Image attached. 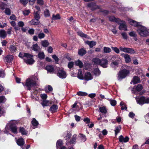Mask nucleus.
<instances>
[{"label": "nucleus", "mask_w": 149, "mask_h": 149, "mask_svg": "<svg viewBox=\"0 0 149 149\" xmlns=\"http://www.w3.org/2000/svg\"><path fill=\"white\" fill-rule=\"evenodd\" d=\"M17 123V121L14 120L9 121L6 125L4 132L7 134L11 130L14 134H17V129L16 125Z\"/></svg>", "instance_id": "nucleus-1"}, {"label": "nucleus", "mask_w": 149, "mask_h": 149, "mask_svg": "<svg viewBox=\"0 0 149 149\" xmlns=\"http://www.w3.org/2000/svg\"><path fill=\"white\" fill-rule=\"evenodd\" d=\"M38 80L37 77H31L27 79L25 83H22V84L25 88L28 90H30L32 88L38 85L36 80Z\"/></svg>", "instance_id": "nucleus-2"}, {"label": "nucleus", "mask_w": 149, "mask_h": 149, "mask_svg": "<svg viewBox=\"0 0 149 149\" xmlns=\"http://www.w3.org/2000/svg\"><path fill=\"white\" fill-rule=\"evenodd\" d=\"M19 56L23 58L24 61L28 64H32L35 62L33 58V56L29 53H25L23 54L20 52L19 54Z\"/></svg>", "instance_id": "nucleus-3"}, {"label": "nucleus", "mask_w": 149, "mask_h": 149, "mask_svg": "<svg viewBox=\"0 0 149 149\" xmlns=\"http://www.w3.org/2000/svg\"><path fill=\"white\" fill-rule=\"evenodd\" d=\"M137 32L141 36L146 37L148 35L149 29L147 30L146 28L143 26H140L137 30Z\"/></svg>", "instance_id": "nucleus-4"}, {"label": "nucleus", "mask_w": 149, "mask_h": 149, "mask_svg": "<svg viewBox=\"0 0 149 149\" xmlns=\"http://www.w3.org/2000/svg\"><path fill=\"white\" fill-rule=\"evenodd\" d=\"M129 73V71L126 69H123L120 70L118 74V79L119 81H121L128 75Z\"/></svg>", "instance_id": "nucleus-5"}, {"label": "nucleus", "mask_w": 149, "mask_h": 149, "mask_svg": "<svg viewBox=\"0 0 149 149\" xmlns=\"http://www.w3.org/2000/svg\"><path fill=\"white\" fill-rule=\"evenodd\" d=\"M137 103L141 105L144 104L149 103V98H146L144 97H136L135 98Z\"/></svg>", "instance_id": "nucleus-6"}, {"label": "nucleus", "mask_w": 149, "mask_h": 149, "mask_svg": "<svg viewBox=\"0 0 149 149\" xmlns=\"http://www.w3.org/2000/svg\"><path fill=\"white\" fill-rule=\"evenodd\" d=\"M57 75L60 78L62 79L65 78L67 76L66 72L61 68H58L57 73Z\"/></svg>", "instance_id": "nucleus-7"}, {"label": "nucleus", "mask_w": 149, "mask_h": 149, "mask_svg": "<svg viewBox=\"0 0 149 149\" xmlns=\"http://www.w3.org/2000/svg\"><path fill=\"white\" fill-rule=\"evenodd\" d=\"M108 61L106 59L104 58L102 59L101 61L100 65L104 68H106L107 67Z\"/></svg>", "instance_id": "nucleus-8"}, {"label": "nucleus", "mask_w": 149, "mask_h": 149, "mask_svg": "<svg viewBox=\"0 0 149 149\" xmlns=\"http://www.w3.org/2000/svg\"><path fill=\"white\" fill-rule=\"evenodd\" d=\"M140 80V79L138 77L135 76L133 77L130 83L131 84H135L139 82Z\"/></svg>", "instance_id": "nucleus-9"}, {"label": "nucleus", "mask_w": 149, "mask_h": 149, "mask_svg": "<svg viewBox=\"0 0 149 149\" xmlns=\"http://www.w3.org/2000/svg\"><path fill=\"white\" fill-rule=\"evenodd\" d=\"M119 141L121 142H126L129 140V138L127 136H126L124 138L122 135L120 136L119 137Z\"/></svg>", "instance_id": "nucleus-10"}, {"label": "nucleus", "mask_w": 149, "mask_h": 149, "mask_svg": "<svg viewBox=\"0 0 149 149\" xmlns=\"http://www.w3.org/2000/svg\"><path fill=\"white\" fill-rule=\"evenodd\" d=\"M7 36V33L6 31L3 29L0 30V37L2 38H5Z\"/></svg>", "instance_id": "nucleus-11"}, {"label": "nucleus", "mask_w": 149, "mask_h": 149, "mask_svg": "<svg viewBox=\"0 0 149 149\" xmlns=\"http://www.w3.org/2000/svg\"><path fill=\"white\" fill-rule=\"evenodd\" d=\"M36 31H38L39 33L38 34V38L40 39L44 38L45 36V34L42 32V30L40 29H37Z\"/></svg>", "instance_id": "nucleus-12"}, {"label": "nucleus", "mask_w": 149, "mask_h": 149, "mask_svg": "<svg viewBox=\"0 0 149 149\" xmlns=\"http://www.w3.org/2000/svg\"><path fill=\"white\" fill-rule=\"evenodd\" d=\"M31 124L33 126V128H36L37 127L39 124L38 122L35 118H33L31 121Z\"/></svg>", "instance_id": "nucleus-13"}, {"label": "nucleus", "mask_w": 149, "mask_h": 149, "mask_svg": "<svg viewBox=\"0 0 149 149\" xmlns=\"http://www.w3.org/2000/svg\"><path fill=\"white\" fill-rule=\"evenodd\" d=\"M13 59V55H8L4 58V60L6 62L8 63H10L12 61Z\"/></svg>", "instance_id": "nucleus-14"}, {"label": "nucleus", "mask_w": 149, "mask_h": 149, "mask_svg": "<svg viewBox=\"0 0 149 149\" xmlns=\"http://www.w3.org/2000/svg\"><path fill=\"white\" fill-rule=\"evenodd\" d=\"M31 48L33 50L37 52L40 51L41 49L40 47L38 46L37 44L33 45Z\"/></svg>", "instance_id": "nucleus-15"}, {"label": "nucleus", "mask_w": 149, "mask_h": 149, "mask_svg": "<svg viewBox=\"0 0 149 149\" xmlns=\"http://www.w3.org/2000/svg\"><path fill=\"white\" fill-rule=\"evenodd\" d=\"M109 18V20L111 22L118 23L120 21V19H119L116 18L113 16H110Z\"/></svg>", "instance_id": "nucleus-16"}, {"label": "nucleus", "mask_w": 149, "mask_h": 149, "mask_svg": "<svg viewBox=\"0 0 149 149\" xmlns=\"http://www.w3.org/2000/svg\"><path fill=\"white\" fill-rule=\"evenodd\" d=\"M58 109V106L56 105H53L49 109V111L52 113L55 112L57 111Z\"/></svg>", "instance_id": "nucleus-17"}, {"label": "nucleus", "mask_w": 149, "mask_h": 149, "mask_svg": "<svg viewBox=\"0 0 149 149\" xmlns=\"http://www.w3.org/2000/svg\"><path fill=\"white\" fill-rule=\"evenodd\" d=\"M93 77L89 72H87L85 73V80L87 81L91 80L93 79Z\"/></svg>", "instance_id": "nucleus-18"}, {"label": "nucleus", "mask_w": 149, "mask_h": 149, "mask_svg": "<svg viewBox=\"0 0 149 149\" xmlns=\"http://www.w3.org/2000/svg\"><path fill=\"white\" fill-rule=\"evenodd\" d=\"M16 142L17 145L20 146H22L24 143V139L22 138L19 139Z\"/></svg>", "instance_id": "nucleus-19"}, {"label": "nucleus", "mask_w": 149, "mask_h": 149, "mask_svg": "<svg viewBox=\"0 0 149 149\" xmlns=\"http://www.w3.org/2000/svg\"><path fill=\"white\" fill-rule=\"evenodd\" d=\"M119 29L120 30H127V26L125 22H123V23L120 24Z\"/></svg>", "instance_id": "nucleus-20"}, {"label": "nucleus", "mask_w": 149, "mask_h": 149, "mask_svg": "<svg viewBox=\"0 0 149 149\" xmlns=\"http://www.w3.org/2000/svg\"><path fill=\"white\" fill-rule=\"evenodd\" d=\"M46 69L48 72H54V69L53 66L51 65H47L46 67Z\"/></svg>", "instance_id": "nucleus-21"}, {"label": "nucleus", "mask_w": 149, "mask_h": 149, "mask_svg": "<svg viewBox=\"0 0 149 149\" xmlns=\"http://www.w3.org/2000/svg\"><path fill=\"white\" fill-rule=\"evenodd\" d=\"M101 60L98 58H95L93 59L92 61L96 65H100Z\"/></svg>", "instance_id": "nucleus-22"}, {"label": "nucleus", "mask_w": 149, "mask_h": 149, "mask_svg": "<svg viewBox=\"0 0 149 149\" xmlns=\"http://www.w3.org/2000/svg\"><path fill=\"white\" fill-rule=\"evenodd\" d=\"M71 134L70 132H67L66 135L65 136V139L67 141L66 142V144L67 145H68V142L69 140L70 139V138L71 136Z\"/></svg>", "instance_id": "nucleus-23"}, {"label": "nucleus", "mask_w": 149, "mask_h": 149, "mask_svg": "<svg viewBox=\"0 0 149 149\" xmlns=\"http://www.w3.org/2000/svg\"><path fill=\"white\" fill-rule=\"evenodd\" d=\"M8 49L12 53H14L16 52V47L13 45H10L8 47Z\"/></svg>", "instance_id": "nucleus-24"}, {"label": "nucleus", "mask_w": 149, "mask_h": 149, "mask_svg": "<svg viewBox=\"0 0 149 149\" xmlns=\"http://www.w3.org/2000/svg\"><path fill=\"white\" fill-rule=\"evenodd\" d=\"M29 23L31 25H37L39 24L40 22L38 20L35 19L32 20Z\"/></svg>", "instance_id": "nucleus-25"}, {"label": "nucleus", "mask_w": 149, "mask_h": 149, "mask_svg": "<svg viewBox=\"0 0 149 149\" xmlns=\"http://www.w3.org/2000/svg\"><path fill=\"white\" fill-rule=\"evenodd\" d=\"M85 42L86 44L88 45L91 48L93 47L96 45V42L93 41H87Z\"/></svg>", "instance_id": "nucleus-26"}, {"label": "nucleus", "mask_w": 149, "mask_h": 149, "mask_svg": "<svg viewBox=\"0 0 149 149\" xmlns=\"http://www.w3.org/2000/svg\"><path fill=\"white\" fill-rule=\"evenodd\" d=\"M19 132L21 133L22 135H26L28 132L25 130V129L23 127H20L19 129Z\"/></svg>", "instance_id": "nucleus-27"}, {"label": "nucleus", "mask_w": 149, "mask_h": 149, "mask_svg": "<svg viewBox=\"0 0 149 149\" xmlns=\"http://www.w3.org/2000/svg\"><path fill=\"white\" fill-rule=\"evenodd\" d=\"M124 55V58L125 59V62L127 63L130 62L131 61V59L130 55L126 54H125Z\"/></svg>", "instance_id": "nucleus-28"}, {"label": "nucleus", "mask_w": 149, "mask_h": 149, "mask_svg": "<svg viewBox=\"0 0 149 149\" xmlns=\"http://www.w3.org/2000/svg\"><path fill=\"white\" fill-rule=\"evenodd\" d=\"M135 90L137 91H141L143 89V87L141 84H139L137 86H134Z\"/></svg>", "instance_id": "nucleus-29"}, {"label": "nucleus", "mask_w": 149, "mask_h": 149, "mask_svg": "<svg viewBox=\"0 0 149 149\" xmlns=\"http://www.w3.org/2000/svg\"><path fill=\"white\" fill-rule=\"evenodd\" d=\"M52 102L51 101L46 100H44L43 101L42 104L43 107L47 106L49 105L50 104H52Z\"/></svg>", "instance_id": "nucleus-30"}, {"label": "nucleus", "mask_w": 149, "mask_h": 149, "mask_svg": "<svg viewBox=\"0 0 149 149\" xmlns=\"http://www.w3.org/2000/svg\"><path fill=\"white\" fill-rule=\"evenodd\" d=\"M77 138V135H74L72 139L70 142H68V143H70L71 144H75L76 143V140Z\"/></svg>", "instance_id": "nucleus-31"}, {"label": "nucleus", "mask_w": 149, "mask_h": 149, "mask_svg": "<svg viewBox=\"0 0 149 149\" xmlns=\"http://www.w3.org/2000/svg\"><path fill=\"white\" fill-rule=\"evenodd\" d=\"M99 109L100 112L102 113L105 114L107 112V109L105 107H100Z\"/></svg>", "instance_id": "nucleus-32"}, {"label": "nucleus", "mask_w": 149, "mask_h": 149, "mask_svg": "<svg viewBox=\"0 0 149 149\" xmlns=\"http://www.w3.org/2000/svg\"><path fill=\"white\" fill-rule=\"evenodd\" d=\"M129 22L131 25L134 26H137L139 25V23L133 20H129Z\"/></svg>", "instance_id": "nucleus-33"}, {"label": "nucleus", "mask_w": 149, "mask_h": 149, "mask_svg": "<svg viewBox=\"0 0 149 149\" xmlns=\"http://www.w3.org/2000/svg\"><path fill=\"white\" fill-rule=\"evenodd\" d=\"M63 144V141L59 139L58 140L56 144V148L57 149L60 148Z\"/></svg>", "instance_id": "nucleus-34"}, {"label": "nucleus", "mask_w": 149, "mask_h": 149, "mask_svg": "<svg viewBox=\"0 0 149 149\" xmlns=\"http://www.w3.org/2000/svg\"><path fill=\"white\" fill-rule=\"evenodd\" d=\"M75 65L77 66H78L80 68H81L83 66V63L79 60L75 61Z\"/></svg>", "instance_id": "nucleus-35"}, {"label": "nucleus", "mask_w": 149, "mask_h": 149, "mask_svg": "<svg viewBox=\"0 0 149 149\" xmlns=\"http://www.w3.org/2000/svg\"><path fill=\"white\" fill-rule=\"evenodd\" d=\"M115 130H114L115 134L116 136L117 134L119 133L121 129V126L119 125L118 126L116 127L115 128Z\"/></svg>", "instance_id": "nucleus-36"}, {"label": "nucleus", "mask_w": 149, "mask_h": 149, "mask_svg": "<svg viewBox=\"0 0 149 149\" xmlns=\"http://www.w3.org/2000/svg\"><path fill=\"white\" fill-rule=\"evenodd\" d=\"M79 137L82 142H85L86 140V136L83 134H80L79 135Z\"/></svg>", "instance_id": "nucleus-37"}, {"label": "nucleus", "mask_w": 149, "mask_h": 149, "mask_svg": "<svg viewBox=\"0 0 149 149\" xmlns=\"http://www.w3.org/2000/svg\"><path fill=\"white\" fill-rule=\"evenodd\" d=\"M104 52V53H108L111 51V49L109 47H104L103 48Z\"/></svg>", "instance_id": "nucleus-38"}, {"label": "nucleus", "mask_w": 149, "mask_h": 149, "mask_svg": "<svg viewBox=\"0 0 149 149\" xmlns=\"http://www.w3.org/2000/svg\"><path fill=\"white\" fill-rule=\"evenodd\" d=\"M77 33L78 35L81 37H83L88 39L89 38L86 35L84 34L81 31H79Z\"/></svg>", "instance_id": "nucleus-39"}, {"label": "nucleus", "mask_w": 149, "mask_h": 149, "mask_svg": "<svg viewBox=\"0 0 149 149\" xmlns=\"http://www.w3.org/2000/svg\"><path fill=\"white\" fill-rule=\"evenodd\" d=\"M78 77L80 79H84L81 69H79V70Z\"/></svg>", "instance_id": "nucleus-40"}, {"label": "nucleus", "mask_w": 149, "mask_h": 149, "mask_svg": "<svg viewBox=\"0 0 149 149\" xmlns=\"http://www.w3.org/2000/svg\"><path fill=\"white\" fill-rule=\"evenodd\" d=\"M119 49L120 51L127 53L129 48L120 46L119 47Z\"/></svg>", "instance_id": "nucleus-41"}, {"label": "nucleus", "mask_w": 149, "mask_h": 149, "mask_svg": "<svg viewBox=\"0 0 149 149\" xmlns=\"http://www.w3.org/2000/svg\"><path fill=\"white\" fill-rule=\"evenodd\" d=\"M105 99H107V98ZM107 99L109 101L110 103L112 106H115L116 104V101L115 100H111L110 99Z\"/></svg>", "instance_id": "nucleus-42"}, {"label": "nucleus", "mask_w": 149, "mask_h": 149, "mask_svg": "<svg viewBox=\"0 0 149 149\" xmlns=\"http://www.w3.org/2000/svg\"><path fill=\"white\" fill-rule=\"evenodd\" d=\"M42 45L45 47H47L49 45V43L47 40H43L41 42Z\"/></svg>", "instance_id": "nucleus-43"}, {"label": "nucleus", "mask_w": 149, "mask_h": 149, "mask_svg": "<svg viewBox=\"0 0 149 149\" xmlns=\"http://www.w3.org/2000/svg\"><path fill=\"white\" fill-rule=\"evenodd\" d=\"M45 55L43 52H40L38 54V57L40 59H43L45 58Z\"/></svg>", "instance_id": "nucleus-44"}, {"label": "nucleus", "mask_w": 149, "mask_h": 149, "mask_svg": "<svg viewBox=\"0 0 149 149\" xmlns=\"http://www.w3.org/2000/svg\"><path fill=\"white\" fill-rule=\"evenodd\" d=\"M86 53V51L83 49L79 50L78 52V54L81 56L85 54Z\"/></svg>", "instance_id": "nucleus-45"}, {"label": "nucleus", "mask_w": 149, "mask_h": 149, "mask_svg": "<svg viewBox=\"0 0 149 149\" xmlns=\"http://www.w3.org/2000/svg\"><path fill=\"white\" fill-rule=\"evenodd\" d=\"M118 64V63L117 61H113L111 64V65L112 67L114 68L117 66Z\"/></svg>", "instance_id": "nucleus-46"}, {"label": "nucleus", "mask_w": 149, "mask_h": 149, "mask_svg": "<svg viewBox=\"0 0 149 149\" xmlns=\"http://www.w3.org/2000/svg\"><path fill=\"white\" fill-rule=\"evenodd\" d=\"M60 18L61 17L59 14H57L56 15H53L52 16V19L53 20H57L60 19Z\"/></svg>", "instance_id": "nucleus-47"}, {"label": "nucleus", "mask_w": 149, "mask_h": 149, "mask_svg": "<svg viewBox=\"0 0 149 149\" xmlns=\"http://www.w3.org/2000/svg\"><path fill=\"white\" fill-rule=\"evenodd\" d=\"M77 94L79 96H85L87 95L88 94L85 92L79 91L77 93Z\"/></svg>", "instance_id": "nucleus-48"}, {"label": "nucleus", "mask_w": 149, "mask_h": 149, "mask_svg": "<svg viewBox=\"0 0 149 149\" xmlns=\"http://www.w3.org/2000/svg\"><path fill=\"white\" fill-rule=\"evenodd\" d=\"M34 17L35 19L38 20L40 19V15L38 11L34 13Z\"/></svg>", "instance_id": "nucleus-49"}, {"label": "nucleus", "mask_w": 149, "mask_h": 149, "mask_svg": "<svg viewBox=\"0 0 149 149\" xmlns=\"http://www.w3.org/2000/svg\"><path fill=\"white\" fill-rule=\"evenodd\" d=\"M100 71L98 68H95L93 72L96 75H99L100 74Z\"/></svg>", "instance_id": "nucleus-50"}, {"label": "nucleus", "mask_w": 149, "mask_h": 149, "mask_svg": "<svg viewBox=\"0 0 149 149\" xmlns=\"http://www.w3.org/2000/svg\"><path fill=\"white\" fill-rule=\"evenodd\" d=\"M129 34L131 37H135L136 36V33L134 31H131L129 33Z\"/></svg>", "instance_id": "nucleus-51"}, {"label": "nucleus", "mask_w": 149, "mask_h": 149, "mask_svg": "<svg viewBox=\"0 0 149 149\" xmlns=\"http://www.w3.org/2000/svg\"><path fill=\"white\" fill-rule=\"evenodd\" d=\"M45 16L46 17H48L50 16V14L48 10H46L44 12Z\"/></svg>", "instance_id": "nucleus-52"}, {"label": "nucleus", "mask_w": 149, "mask_h": 149, "mask_svg": "<svg viewBox=\"0 0 149 149\" xmlns=\"http://www.w3.org/2000/svg\"><path fill=\"white\" fill-rule=\"evenodd\" d=\"M134 50L133 49L131 48H129V49H128L127 53L130 54H134Z\"/></svg>", "instance_id": "nucleus-53"}, {"label": "nucleus", "mask_w": 149, "mask_h": 149, "mask_svg": "<svg viewBox=\"0 0 149 149\" xmlns=\"http://www.w3.org/2000/svg\"><path fill=\"white\" fill-rule=\"evenodd\" d=\"M5 13L8 15H10L11 14L10 10L9 8H6L5 10Z\"/></svg>", "instance_id": "nucleus-54"}, {"label": "nucleus", "mask_w": 149, "mask_h": 149, "mask_svg": "<svg viewBox=\"0 0 149 149\" xmlns=\"http://www.w3.org/2000/svg\"><path fill=\"white\" fill-rule=\"evenodd\" d=\"M6 100V99L3 96H0V103L5 102Z\"/></svg>", "instance_id": "nucleus-55"}, {"label": "nucleus", "mask_w": 149, "mask_h": 149, "mask_svg": "<svg viewBox=\"0 0 149 149\" xmlns=\"http://www.w3.org/2000/svg\"><path fill=\"white\" fill-rule=\"evenodd\" d=\"M112 49L116 53L118 54L120 52L119 49L116 47H112Z\"/></svg>", "instance_id": "nucleus-56"}, {"label": "nucleus", "mask_w": 149, "mask_h": 149, "mask_svg": "<svg viewBox=\"0 0 149 149\" xmlns=\"http://www.w3.org/2000/svg\"><path fill=\"white\" fill-rule=\"evenodd\" d=\"M121 35L123 37V38L124 39H127V33L125 32L122 33H121Z\"/></svg>", "instance_id": "nucleus-57"}, {"label": "nucleus", "mask_w": 149, "mask_h": 149, "mask_svg": "<svg viewBox=\"0 0 149 149\" xmlns=\"http://www.w3.org/2000/svg\"><path fill=\"white\" fill-rule=\"evenodd\" d=\"M74 64V62H69L68 64V68H72L73 67Z\"/></svg>", "instance_id": "nucleus-58"}, {"label": "nucleus", "mask_w": 149, "mask_h": 149, "mask_svg": "<svg viewBox=\"0 0 149 149\" xmlns=\"http://www.w3.org/2000/svg\"><path fill=\"white\" fill-rule=\"evenodd\" d=\"M29 0H20V2L24 5H26L28 2Z\"/></svg>", "instance_id": "nucleus-59"}, {"label": "nucleus", "mask_w": 149, "mask_h": 149, "mask_svg": "<svg viewBox=\"0 0 149 149\" xmlns=\"http://www.w3.org/2000/svg\"><path fill=\"white\" fill-rule=\"evenodd\" d=\"M18 26L21 27H22L24 25V23L22 21H19L18 23Z\"/></svg>", "instance_id": "nucleus-60"}, {"label": "nucleus", "mask_w": 149, "mask_h": 149, "mask_svg": "<svg viewBox=\"0 0 149 149\" xmlns=\"http://www.w3.org/2000/svg\"><path fill=\"white\" fill-rule=\"evenodd\" d=\"M40 96L41 98L43 100L46 99L47 97V94H41Z\"/></svg>", "instance_id": "nucleus-61"}, {"label": "nucleus", "mask_w": 149, "mask_h": 149, "mask_svg": "<svg viewBox=\"0 0 149 149\" xmlns=\"http://www.w3.org/2000/svg\"><path fill=\"white\" fill-rule=\"evenodd\" d=\"M52 58L55 61L58 62V58L56 55H54L52 56Z\"/></svg>", "instance_id": "nucleus-62"}, {"label": "nucleus", "mask_w": 149, "mask_h": 149, "mask_svg": "<svg viewBox=\"0 0 149 149\" xmlns=\"http://www.w3.org/2000/svg\"><path fill=\"white\" fill-rule=\"evenodd\" d=\"M10 19L11 20H16V17L14 15H12L10 17Z\"/></svg>", "instance_id": "nucleus-63"}, {"label": "nucleus", "mask_w": 149, "mask_h": 149, "mask_svg": "<svg viewBox=\"0 0 149 149\" xmlns=\"http://www.w3.org/2000/svg\"><path fill=\"white\" fill-rule=\"evenodd\" d=\"M37 3L40 5H42L43 4V0H36Z\"/></svg>", "instance_id": "nucleus-64"}]
</instances>
